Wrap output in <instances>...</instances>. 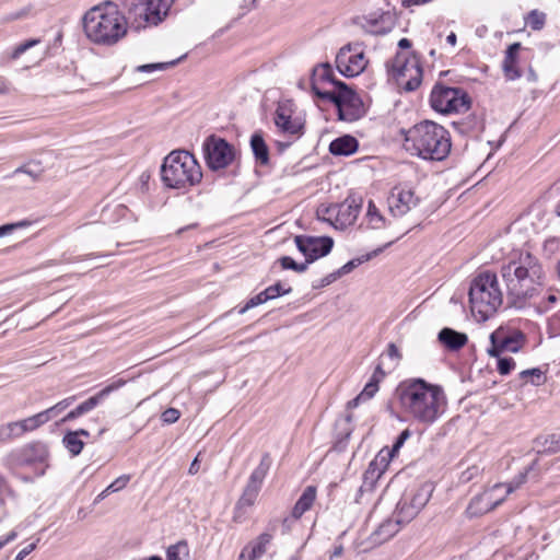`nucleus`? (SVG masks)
Segmentation results:
<instances>
[{"label": "nucleus", "mask_w": 560, "mask_h": 560, "mask_svg": "<svg viewBox=\"0 0 560 560\" xmlns=\"http://www.w3.org/2000/svg\"><path fill=\"white\" fill-rule=\"evenodd\" d=\"M396 393L402 412L413 421L425 425L438 421L447 405L443 388L423 378H409L401 382Z\"/></svg>", "instance_id": "nucleus-1"}, {"label": "nucleus", "mask_w": 560, "mask_h": 560, "mask_svg": "<svg viewBox=\"0 0 560 560\" xmlns=\"http://www.w3.org/2000/svg\"><path fill=\"white\" fill-rule=\"evenodd\" d=\"M511 306L523 308L527 301L537 296L544 285L545 272L539 259L530 253L521 254L501 267Z\"/></svg>", "instance_id": "nucleus-2"}, {"label": "nucleus", "mask_w": 560, "mask_h": 560, "mask_svg": "<svg viewBox=\"0 0 560 560\" xmlns=\"http://www.w3.org/2000/svg\"><path fill=\"white\" fill-rule=\"evenodd\" d=\"M82 23L88 39L102 46L116 45L128 32V18L112 1L92 7L83 15Z\"/></svg>", "instance_id": "nucleus-3"}, {"label": "nucleus", "mask_w": 560, "mask_h": 560, "mask_svg": "<svg viewBox=\"0 0 560 560\" xmlns=\"http://www.w3.org/2000/svg\"><path fill=\"white\" fill-rule=\"evenodd\" d=\"M161 179L167 188L186 190L201 183V166L190 152L174 150L163 160Z\"/></svg>", "instance_id": "nucleus-4"}, {"label": "nucleus", "mask_w": 560, "mask_h": 560, "mask_svg": "<svg viewBox=\"0 0 560 560\" xmlns=\"http://www.w3.org/2000/svg\"><path fill=\"white\" fill-rule=\"evenodd\" d=\"M406 141H411L418 156L424 160L443 161L451 152L448 131L441 125L424 120L408 132Z\"/></svg>", "instance_id": "nucleus-5"}, {"label": "nucleus", "mask_w": 560, "mask_h": 560, "mask_svg": "<svg viewBox=\"0 0 560 560\" xmlns=\"http://www.w3.org/2000/svg\"><path fill=\"white\" fill-rule=\"evenodd\" d=\"M468 295L472 314H477L481 320L494 315L503 302L498 277L488 270L471 280Z\"/></svg>", "instance_id": "nucleus-6"}, {"label": "nucleus", "mask_w": 560, "mask_h": 560, "mask_svg": "<svg viewBox=\"0 0 560 560\" xmlns=\"http://www.w3.org/2000/svg\"><path fill=\"white\" fill-rule=\"evenodd\" d=\"M175 0H132L127 18L136 28L156 26L165 20Z\"/></svg>", "instance_id": "nucleus-7"}, {"label": "nucleus", "mask_w": 560, "mask_h": 560, "mask_svg": "<svg viewBox=\"0 0 560 560\" xmlns=\"http://www.w3.org/2000/svg\"><path fill=\"white\" fill-rule=\"evenodd\" d=\"M431 107L441 114L465 113L470 108L471 98L460 88H450L438 82L430 94Z\"/></svg>", "instance_id": "nucleus-8"}, {"label": "nucleus", "mask_w": 560, "mask_h": 560, "mask_svg": "<svg viewBox=\"0 0 560 560\" xmlns=\"http://www.w3.org/2000/svg\"><path fill=\"white\" fill-rule=\"evenodd\" d=\"M324 96L325 101L334 103L337 107L339 120L352 122L365 115L363 101L345 82L337 83L335 94Z\"/></svg>", "instance_id": "nucleus-9"}, {"label": "nucleus", "mask_w": 560, "mask_h": 560, "mask_svg": "<svg viewBox=\"0 0 560 560\" xmlns=\"http://www.w3.org/2000/svg\"><path fill=\"white\" fill-rule=\"evenodd\" d=\"M202 153L207 167L212 172L228 168L236 159L234 145L214 133L203 140Z\"/></svg>", "instance_id": "nucleus-10"}, {"label": "nucleus", "mask_w": 560, "mask_h": 560, "mask_svg": "<svg viewBox=\"0 0 560 560\" xmlns=\"http://www.w3.org/2000/svg\"><path fill=\"white\" fill-rule=\"evenodd\" d=\"M388 68L405 91L412 92L420 86L423 70L415 54L411 57L401 52L396 54Z\"/></svg>", "instance_id": "nucleus-11"}, {"label": "nucleus", "mask_w": 560, "mask_h": 560, "mask_svg": "<svg viewBox=\"0 0 560 560\" xmlns=\"http://www.w3.org/2000/svg\"><path fill=\"white\" fill-rule=\"evenodd\" d=\"M49 457V450L46 443L34 441L21 447L12 450L4 458V465L14 470L20 467L44 464Z\"/></svg>", "instance_id": "nucleus-12"}, {"label": "nucleus", "mask_w": 560, "mask_h": 560, "mask_svg": "<svg viewBox=\"0 0 560 560\" xmlns=\"http://www.w3.org/2000/svg\"><path fill=\"white\" fill-rule=\"evenodd\" d=\"M368 62L363 44L360 42L342 46L336 56V67L347 78L361 74L365 70Z\"/></svg>", "instance_id": "nucleus-13"}, {"label": "nucleus", "mask_w": 560, "mask_h": 560, "mask_svg": "<svg viewBox=\"0 0 560 560\" xmlns=\"http://www.w3.org/2000/svg\"><path fill=\"white\" fill-rule=\"evenodd\" d=\"M433 489L431 482H423L407 491L396 508L402 514V520L410 522L429 502Z\"/></svg>", "instance_id": "nucleus-14"}, {"label": "nucleus", "mask_w": 560, "mask_h": 560, "mask_svg": "<svg viewBox=\"0 0 560 560\" xmlns=\"http://www.w3.org/2000/svg\"><path fill=\"white\" fill-rule=\"evenodd\" d=\"M294 242L308 265L328 255L334 246V240L330 236L296 235Z\"/></svg>", "instance_id": "nucleus-15"}, {"label": "nucleus", "mask_w": 560, "mask_h": 560, "mask_svg": "<svg viewBox=\"0 0 560 560\" xmlns=\"http://www.w3.org/2000/svg\"><path fill=\"white\" fill-rule=\"evenodd\" d=\"M341 81L337 80L334 75V71L330 65L323 63L313 70L311 77V89L312 92L325 101V94H335L337 91V83Z\"/></svg>", "instance_id": "nucleus-16"}, {"label": "nucleus", "mask_w": 560, "mask_h": 560, "mask_svg": "<svg viewBox=\"0 0 560 560\" xmlns=\"http://www.w3.org/2000/svg\"><path fill=\"white\" fill-rule=\"evenodd\" d=\"M126 384V380L124 378H117L107 386H105L103 389H101L98 393H96L94 396L88 398L85 401L81 402L79 406H77L74 409L69 411L63 418L62 422L72 421L91 410H93L96 406H98L101 402H103L115 390L121 388Z\"/></svg>", "instance_id": "nucleus-17"}, {"label": "nucleus", "mask_w": 560, "mask_h": 560, "mask_svg": "<svg viewBox=\"0 0 560 560\" xmlns=\"http://www.w3.org/2000/svg\"><path fill=\"white\" fill-rule=\"evenodd\" d=\"M388 208L394 217H402L415 208L419 198L415 196L411 188L407 186H395L388 196Z\"/></svg>", "instance_id": "nucleus-18"}, {"label": "nucleus", "mask_w": 560, "mask_h": 560, "mask_svg": "<svg viewBox=\"0 0 560 560\" xmlns=\"http://www.w3.org/2000/svg\"><path fill=\"white\" fill-rule=\"evenodd\" d=\"M500 488H502V485L497 483L490 490L475 495L466 509L467 516L470 518L478 517L499 506L504 498L495 499L493 492Z\"/></svg>", "instance_id": "nucleus-19"}, {"label": "nucleus", "mask_w": 560, "mask_h": 560, "mask_svg": "<svg viewBox=\"0 0 560 560\" xmlns=\"http://www.w3.org/2000/svg\"><path fill=\"white\" fill-rule=\"evenodd\" d=\"M360 213V206L354 201L346 200L343 203L330 205L325 209L327 220L334 221L336 226L346 228L352 225Z\"/></svg>", "instance_id": "nucleus-20"}, {"label": "nucleus", "mask_w": 560, "mask_h": 560, "mask_svg": "<svg viewBox=\"0 0 560 560\" xmlns=\"http://www.w3.org/2000/svg\"><path fill=\"white\" fill-rule=\"evenodd\" d=\"M524 340V335L520 331L506 336L502 331H493L490 335L491 347L488 349V354L493 358H499L503 351L517 352Z\"/></svg>", "instance_id": "nucleus-21"}, {"label": "nucleus", "mask_w": 560, "mask_h": 560, "mask_svg": "<svg viewBox=\"0 0 560 560\" xmlns=\"http://www.w3.org/2000/svg\"><path fill=\"white\" fill-rule=\"evenodd\" d=\"M395 517L386 518L383 521L378 527L372 533V539L375 544H383L390 539L394 535H396L401 524H406L409 521L402 520V514L396 509Z\"/></svg>", "instance_id": "nucleus-22"}, {"label": "nucleus", "mask_w": 560, "mask_h": 560, "mask_svg": "<svg viewBox=\"0 0 560 560\" xmlns=\"http://www.w3.org/2000/svg\"><path fill=\"white\" fill-rule=\"evenodd\" d=\"M272 540L270 533L260 534L255 540L246 545L238 556V560H257L267 551Z\"/></svg>", "instance_id": "nucleus-23"}, {"label": "nucleus", "mask_w": 560, "mask_h": 560, "mask_svg": "<svg viewBox=\"0 0 560 560\" xmlns=\"http://www.w3.org/2000/svg\"><path fill=\"white\" fill-rule=\"evenodd\" d=\"M273 120L279 129L290 135H296L302 129V125L291 118V110L282 104L278 105Z\"/></svg>", "instance_id": "nucleus-24"}, {"label": "nucleus", "mask_w": 560, "mask_h": 560, "mask_svg": "<svg viewBox=\"0 0 560 560\" xmlns=\"http://www.w3.org/2000/svg\"><path fill=\"white\" fill-rule=\"evenodd\" d=\"M520 49H521V44L513 43L508 47V49L505 51V56H504V59L502 62V68H503L504 77L510 81L517 80L522 77L521 71L516 67L517 55H518Z\"/></svg>", "instance_id": "nucleus-25"}, {"label": "nucleus", "mask_w": 560, "mask_h": 560, "mask_svg": "<svg viewBox=\"0 0 560 560\" xmlns=\"http://www.w3.org/2000/svg\"><path fill=\"white\" fill-rule=\"evenodd\" d=\"M438 339L450 351H458L468 341L466 334L456 331L448 327L440 330Z\"/></svg>", "instance_id": "nucleus-26"}, {"label": "nucleus", "mask_w": 560, "mask_h": 560, "mask_svg": "<svg viewBox=\"0 0 560 560\" xmlns=\"http://www.w3.org/2000/svg\"><path fill=\"white\" fill-rule=\"evenodd\" d=\"M452 126L462 135L476 136L483 129V119L476 114H469L464 118L454 120Z\"/></svg>", "instance_id": "nucleus-27"}, {"label": "nucleus", "mask_w": 560, "mask_h": 560, "mask_svg": "<svg viewBox=\"0 0 560 560\" xmlns=\"http://www.w3.org/2000/svg\"><path fill=\"white\" fill-rule=\"evenodd\" d=\"M359 148L358 140L349 135L332 140L329 144V152L332 155L348 156L357 152Z\"/></svg>", "instance_id": "nucleus-28"}, {"label": "nucleus", "mask_w": 560, "mask_h": 560, "mask_svg": "<svg viewBox=\"0 0 560 560\" xmlns=\"http://www.w3.org/2000/svg\"><path fill=\"white\" fill-rule=\"evenodd\" d=\"M316 487L307 486L292 509V518L300 520L307 512L316 500Z\"/></svg>", "instance_id": "nucleus-29"}, {"label": "nucleus", "mask_w": 560, "mask_h": 560, "mask_svg": "<svg viewBox=\"0 0 560 560\" xmlns=\"http://www.w3.org/2000/svg\"><path fill=\"white\" fill-rule=\"evenodd\" d=\"M250 149L253 151L256 163L260 165H268L270 161L269 148L261 135V132H255L250 137Z\"/></svg>", "instance_id": "nucleus-30"}, {"label": "nucleus", "mask_w": 560, "mask_h": 560, "mask_svg": "<svg viewBox=\"0 0 560 560\" xmlns=\"http://www.w3.org/2000/svg\"><path fill=\"white\" fill-rule=\"evenodd\" d=\"M272 459L269 453H265L258 466L250 474L247 483L261 489L262 482L271 467Z\"/></svg>", "instance_id": "nucleus-31"}, {"label": "nucleus", "mask_w": 560, "mask_h": 560, "mask_svg": "<svg viewBox=\"0 0 560 560\" xmlns=\"http://www.w3.org/2000/svg\"><path fill=\"white\" fill-rule=\"evenodd\" d=\"M538 454H556L560 452V435L549 434L538 436L534 441Z\"/></svg>", "instance_id": "nucleus-32"}, {"label": "nucleus", "mask_w": 560, "mask_h": 560, "mask_svg": "<svg viewBox=\"0 0 560 560\" xmlns=\"http://www.w3.org/2000/svg\"><path fill=\"white\" fill-rule=\"evenodd\" d=\"M166 560H191L190 550L186 540H179L166 549Z\"/></svg>", "instance_id": "nucleus-33"}, {"label": "nucleus", "mask_w": 560, "mask_h": 560, "mask_svg": "<svg viewBox=\"0 0 560 560\" xmlns=\"http://www.w3.org/2000/svg\"><path fill=\"white\" fill-rule=\"evenodd\" d=\"M386 470L376 465V463L371 462L363 474V483L361 488L365 490H371L375 486L376 481L382 477V475Z\"/></svg>", "instance_id": "nucleus-34"}, {"label": "nucleus", "mask_w": 560, "mask_h": 560, "mask_svg": "<svg viewBox=\"0 0 560 560\" xmlns=\"http://www.w3.org/2000/svg\"><path fill=\"white\" fill-rule=\"evenodd\" d=\"M382 250H383V248H377V249H375L371 253H368L361 257L353 258V259L349 260L347 264H345L343 266H341L339 269L336 270L337 276H339V278H340L347 273H350L354 268L359 267L361 264L369 261L373 257L377 256Z\"/></svg>", "instance_id": "nucleus-35"}, {"label": "nucleus", "mask_w": 560, "mask_h": 560, "mask_svg": "<svg viewBox=\"0 0 560 560\" xmlns=\"http://www.w3.org/2000/svg\"><path fill=\"white\" fill-rule=\"evenodd\" d=\"M62 444L73 457L78 456L84 447V442L73 431H69L63 435Z\"/></svg>", "instance_id": "nucleus-36"}, {"label": "nucleus", "mask_w": 560, "mask_h": 560, "mask_svg": "<svg viewBox=\"0 0 560 560\" xmlns=\"http://www.w3.org/2000/svg\"><path fill=\"white\" fill-rule=\"evenodd\" d=\"M260 488L246 483L241 498L236 503V509H244L254 505Z\"/></svg>", "instance_id": "nucleus-37"}, {"label": "nucleus", "mask_w": 560, "mask_h": 560, "mask_svg": "<svg viewBox=\"0 0 560 560\" xmlns=\"http://www.w3.org/2000/svg\"><path fill=\"white\" fill-rule=\"evenodd\" d=\"M23 432H32L48 422L47 415L40 411L34 416L20 420Z\"/></svg>", "instance_id": "nucleus-38"}, {"label": "nucleus", "mask_w": 560, "mask_h": 560, "mask_svg": "<svg viewBox=\"0 0 560 560\" xmlns=\"http://www.w3.org/2000/svg\"><path fill=\"white\" fill-rule=\"evenodd\" d=\"M518 376L523 381V384L530 383L535 386L544 384L546 380L542 371L539 368L524 370L518 374Z\"/></svg>", "instance_id": "nucleus-39"}, {"label": "nucleus", "mask_w": 560, "mask_h": 560, "mask_svg": "<svg viewBox=\"0 0 560 560\" xmlns=\"http://www.w3.org/2000/svg\"><path fill=\"white\" fill-rule=\"evenodd\" d=\"M43 172H44V168L42 167L39 162H30V163H26V164L18 167L13 172V175L23 173V174L28 175L33 182H36L40 178V176L43 175Z\"/></svg>", "instance_id": "nucleus-40"}, {"label": "nucleus", "mask_w": 560, "mask_h": 560, "mask_svg": "<svg viewBox=\"0 0 560 560\" xmlns=\"http://www.w3.org/2000/svg\"><path fill=\"white\" fill-rule=\"evenodd\" d=\"M77 399V396H70L67 397L60 401H58L56 405L51 406L50 408L44 410V413L47 415L48 421L56 418L59 413H61L63 410H66L68 407H70Z\"/></svg>", "instance_id": "nucleus-41"}, {"label": "nucleus", "mask_w": 560, "mask_h": 560, "mask_svg": "<svg viewBox=\"0 0 560 560\" xmlns=\"http://www.w3.org/2000/svg\"><path fill=\"white\" fill-rule=\"evenodd\" d=\"M366 214L369 218V223L373 229H381L385 225L384 217L381 214L380 210L372 200L369 201Z\"/></svg>", "instance_id": "nucleus-42"}, {"label": "nucleus", "mask_w": 560, "mask_h": 560, "mask_svg": "<svg viewBox=\"0 0 560 560\" xmlns=\"http://www.w3.org/2000/svg\"><path fill=\"white\" fill-rule=\"evenodd\" d=\"M278 261L281 265L282 269H290L299 273L306 271L308 268V264L306 262V260L304 262H296L290 256H282L278 259Z\"/></svg>", "instance_id": "nucleus-43"}, {"label": "nucleus", "mask_w": 560, "mask_h": 560, "mask_svg": "<svg viewBox=\"0 0 560 560\" xmlns=\"http://www.w3.org/2000/svg\"><path fill=\"white\" fill-rule=\"evenodd\" d=\"M270 300V295L267 294V292L264 290L261 291L260 293H258L257 295L250 298L244 306L240 307L237 313L243 315L245 314L248 310L253 308V307H256L260 304H264L266 303L267 301Z\"/></svg>", "instance_id": "nucleus-44"}, {"label": "nucleus", "mask_w": 560, "mask_h": 560, "mask_svg": "<svg viewBox=\"0 0 560 560\" xmlns=\"http://www.w3.org/2000/svg\"><path fill=\"white\" fill-rule=\"evenodd\" d=\"M546 22V14L542 12H539L538 10H533L529 12L526 23L530 26L534 31H539L544 27Z\"/></svg>", "instance_id": "nucleus-45"}, {"label": "nucleus", "mask_w": 560, "mask_h": 560, "mask_svg": "<svg viewBox=\"0 0 560 560\" xmlns=\"http://www.w3.org/2000/svg\"><path fill=\"white\" fill-rule=\"evenodd\" d=\"M180 59L182 58H179L177 60L170 61V62H156V63L141 65V66H138L136 70L138 72H152V71H155V70H165V69H168V68L177 65V62Z\"/></svg>", "instance_id": "nucleus-46"}, {"label": "nucleus", "mask_w": 560, "mask_h": 560, "mask_svg": "<svg viewBox=\"0 0 560 560\" xmlns=\"http://www.w3.org/2000/svg\"><path fill=\"white\" fill-rule=\"evenodd\" d=\"M395 456V454L390 453V450L385 447L382 448L375 458L372 460L373 463H376L377 466H380L383 469H387L390 459Z\"/></svg>", "instance_id": "nucleus-47"}, {"label": "nucleus", "mask_w": 560, "mask_h": 560, "mask_svg": "<svg viewBox=\"0 0 560 560\" xmlns=\"http://www.w3.org/2000/svg\"><path fill=\"white\" fill-rule=\"evenodd\" d=\"M40 43V39L38 38H31L25 40L24 43L19 44L12 51L11 58L18 59L21 55H23L26 50L30 48L38 45Z\"/></svg>", "instance_id": "nucleus-48"}, {"label": "nucleus", "mask_w": 560, "mask_h": 560, "mask_svg": "<svg viewBox=\"0 0 560 560\" xmlns=\"http://www.w3.org/2000/svg\"><path fill=\"white\" fill-rule=\"evenodd\" d=\"M268 295H270V300H273L278 296L285 295L292 292V288H284L281 282H277L265 289Z\"/></svg>", "instance_id": "nucleus-49"}, {"label": "nucleus", "mask_w": 560, "mask_h": 560, "mask_svg": "<svg viewBox=\"0 0 560 560\" xmlns=\"http://www.w3.org/2000/svg\"><path fill=\"white\" fill-rule=\"evenodd\" d=\"M515 366V361L513 358L504 357L498 358L497 369L501 375H508Z\"/></svg>", "instance_id": "nucleus-50"}, {"label": "nucleus", "mask_w": 560, "mask_h": 560, "mask_svg": "<svg viewBox=\"0 0 560 560\" xmlns=\"http://www.w3.org/2000/svg\"><path fill=\"white\" fill-rule=\"evenodd\" d=\"M3 425L7 430L10 441L21 438L24 434L20 420L8 422L4 423Z\"/></svg>", "instance_id": "nucleus-51"}, {"label": "nucleus", "mask_w": 560, "mask_h": 560, "mask_svg": "<svg viewBox=\"0 0 560 560\" xmlns=\"http://www.w3.org/2000/svg\"><path fill=\"white\" fill-rule=\"evenodd\" d=\"M30 225H31V222L27 220H22V221L14 222V223L3 224L0 226V237L8 235L18 229L27 228Z\"/></svg>", "instance_id": "nucleus-52"}, {"label": "nucleus", "mask_w": 560, "mask_h": 560, "mask_svg": "<svg viewBox=\"0 0 560 560\" xmlns=\"http://www.w3.org/2000/svg\"><path fill=\"white\" fill-rule=\"evenodd\" d=\"M528 470L520 472L512 481L506 485H502V487H506V494L512 493L516 489H518L523 483H525L527 478Z\"/></svg>", "instance_id": "nucleus-53"}, {"label": "nucleus", "mask_w": 560, "mask_h": 560, "mask_svg": "<svg viewBox=\"0 0 560 560\" xmlns=\"http://www.w3.org/2000/svg\"><path fill=\"white\" fill-rule=\"evenodd\" d=\"M378 392V384L374 381H369L363 390L359 394L364 400L371 399Z\"/></svg>", "instance_id": "nucleus-54"}, {"label": "nucleus", "mask_w": 560, "mask_h": 560, "mask_svg": "<svg viewBox=\"0 0 560 560\" xmlns=\"http://www.w3.org/2000/svg\"><path fill=\"white\" fill-rule=\"evenodd\" d=\"M180 417L179 410L176 408H167L161 415V419L164 423L172 424L176 422Z\"/></svg>", "instance_id": "nucleus-55"}, {"label": "nucleus", "mask_w": 560, "mask_h": 560, "mask_svg": "<svg viewBox=\"0 0 560 560\" xmlns=\"http://www.w3.org/2000/svg\"><path fill=\"white\" fill-rule=\"evenodd\" d=\"M392 361H394V366H397L402 359V354L400 353L397 346L393 342L388 343L387 350L385 353Z\"/></svg>", "instance_id": "nucleus-56"}, {"label": "nucleus", "mask_w": 560, "mask_h": 560, "mask_svg": "<svg viewBox=\"0 0 560 560\" xmlns=\"http://www.w3.org/2000/svg\"><path fill=\"white\" fill-rule=\"evenodd\" d=\"M410 438V431L408 429L400 432V434L397 436L395 443L393 444L390 450V453L397 454L400 447L405 444V442Z\"/></svg>", "instance_id": "nucleus-57"}, {"label": "nucleus", "mask_w": 560, "mask_h": 560, "mask_svg": "<svg viewBox=\"0 0 560 560\" xmlns=\"http://www.w3.org/2000/svg\"><path fill=\"white\" fill-rule=\"evenodd\" d=\"M129 480H130L129 475H121L109 485V489L112 490V492H117V491L124 489L127 486V483L129 482Z\"/></svg>", "instance_id": "nucleus-58"}, {"label": "nucleus", "mask_w": 560, "mask_h": 560, "mask_svg": "<svg viewBox=\"0 0 560 560\" xmlns=\"http://www.w3.org/2000/svg\"><path fill=\"white\" fill-rule=\"evenodd\" d=\"M337 279H339V276H337V271H334L327 276H325L324 278H322L318 283L314 284V288H324V287H327L329 284H331L332 282H335Z\"/></svg>", "instance_id": "nucleus-59"}, {"label": "nucleus", "mask_w": 560, "mask_h": 560, "mask_svg": "<svg viewBox=\"0 0 560 560\" xmlns=\"http://www.w3.org/2000/svg\"><path fill=\"white\" fill-rule=\"evenodd\" d=\"M39 538H37L34 542L24 547L15 557L14 560H23L26 556H28L32 551H34L37 547Z\"/></svg>", "instance_id": "nucleus-60"}, {"label": "nucleus", "mask_w": 560, "mask_h": 560, "mask_svg": "<svg viewBox=\"0 0 560 560\" xmlns=\"http://www.w3.org/2000/svg\"><path fill=\"white\" fill-rule=\"evenodd\" d=\"M385 375L386 373L383 371L382 365L377 364L370 380L380 384V382L385 377Z\"/></svg>", "instance_id": "nucleus-61"}, {"label": "nucleus", "mask_w": 560, "mask_h": 560, "mask_svg": "<svg viewBox=\"0 0 560 560\" xmlns=\"http://www.w3.org/2000/svg\"><path fill=\"white\" fill-rule=\"evenodd\" d=\"M30 12V9H22L18 12H14V13H11L10 15H8L7 18V21H14V20H19V19H22L24 16H26Z\"/></svg>", "instance_id": "nucleus-62"}, {"label": "nucleus", "mask_w": 560, "mask_h": 560, "mask_svg": "<svg viewBox=\"0 0 560 560\" xmlns=\"http://www.w3.org/2000/svg\"><path fill=\"white\" fill-rule=\"evenodd\" d=\"M296 520H293L292 518V514L290 516H287L282 520V534H287L289 533V530L291 529V525L293 522H295Z\"/></svg>", "instance_id": "nucleus-63"}, {"label": "nucleus", "mask_w": 560, "mask_h": 560, "mask_svg": "<svg viewBox=\"0 0 560 560\" xmlns=\"http://www.w3.org/2000/svg\"><path fill=\"white\" fill-rule=\"evenodd\" d=\"M109 493H113L112 490L109 489V486L103 490L94 500V504H97L100 503L102 500H104Z\"/></svg>", "instance_id": "nucleus-64"}]
</instances>
